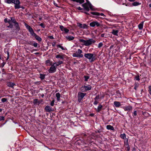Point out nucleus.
Masks as SVG:
<instances>
[{
  "instance_id": "24",
  "label": "nucleus",
  "mask_w": 151,
  "mask_h": 151,
  "mask_svg": "<svg viewBox=\"0 0 151 151\" xmlns=\"http://www.w3.org/2000/svg\"><path fill=\"white\" fill-rule=\"evenodd\" d=\"M127 2L126 0H121V2L123 5H125L126 6H127L128 5L127 4H126Z\"/></svg>"
},
{
  "instance_id": "33",
  "label": "nucleus",
  "mask_w": 151,
  "mask_h": 151,
  "mask_svg": "<svg viewBox=\"0 0 151 151\" xmlns=\"http://www.w3.org/2000/svg\"><path fill=\"white\" fill-rule=\"evenodd\" d=\"M12 75L11 74H9L7 76V78L8 79H9L12 78Z\"/></svg>"
},
{
  "instance_id": "61",
  "label": "nucleus",
  "mask_w": 151,
  "mask_h": 151,
  "mask_svg": "<svg viewBox=\"0 0 151 151\" xmlns=\"http://www.w3.org/2000/svg\"><path fill=\"white\" fill-rule=\"evenodd\" d=\"M73 57H76V53H74L73 54Z\"/></svg>"
},
{
  "instance_id": "9",
  "label": "nucleus",
  "mask_w": 151,
  "mask_h": 151,
  "mask_svg": "<svg viewBox=\"0 0 151 151\" xmlns=\"http://www.w3.org/2000/svg\"><path fill=\"white\" fill-rule=\"evenodd\" d=\"M83 52L82 50L80 49H78L77 53H76V57L79 58H82L83 57V55L81 54Z\"/></svg>"
},
{
  "instance_id": "32",
  "label": "nucleus",
  "mask_w": 151,
  "mask_h": 151,
  "mask_svg": "<svg viewBox=\"0 0 151 151\" xmlns=\"http://www.w3.org/2000/svg\"><path fill=\"white\" fill-rule=\"evenodd\" d=\"M5 2L8 4H10L12 3V0H5Z\"/></svg>"
},
{
  "instance_id": "16",
  "label": "nucleus",
  "mask_w": 151,
  "mask_h": 151,
  "mask_svg": "<svg viewBox=\"0 0 151 151\" xmlns=\"http://www.w3.org/2000/svg\"><path fill=\"white\" fill-rule=\"evenodd\" d=\"M91 14L94 15H96L97 16L101 15V16H105L104 14L102 13H99L97 12H91Z\"/></svg>"
},
{
  "instance_id": "13",
  "label": "nucleus",
  "mask_w": 151,
  "mask_h": 151,
  "mask_svg": "<svg viewBox=\"0 0 151 151\" xmlns=\"http://www.w3.org/2000/svg\"><path fill=\"white\" fill-rule=\"evenodd\" d=\"M83 88H84L85 89V91H89L90 90L91 88V86L88 85V86H84L83 87H82L81 88V90H83Z\"/></svg>"
},
{
  "instance_id": "26",
  "label": "nucleus",
  "mask_w": 151,
  "mask_h": 151,
  "mask_svg": "<svg viewBox=\"0 0 151 151\" xmlns=\"http://www.w3.org/2000/svg\"><path fill=\"white\" fill-rule=\"evenodd\" d=\"M102 107V106L100 104L99 105L97 108V111L99 112L101 110Z\"/></svg>"
},
{
  "instance_id": "51",
  "label": "nucleus",
  "mask_w": 151,
  "mask_h": 151,
  "mask_svg": "<svg viewBox=\"0 0 151 151\" xmlns=\"http://www.w3.org/2000/svg\"><path fill=\"white\" fill-rule=\"evenodd\" d=\"M5 62H3L2 64V65H1V67L3 68L4 67V65H5Z\"/></svg>"
},
{
  "instance_id": "8",
  "label": "nucleus",
  "mask_w": 151,
  "mask_h": 151,
  "mask_svg": "<svg viewBox=\"0 0 151 151\" xmlns=\"http://www.w3.org/2000/svg\"><path fill=\"white\" fill-rule=\"evenodd\" d=\"M56 69L55 66L53 64L48 70L49 73H54L56 71Z\"/></svg>"
},
{
  "instance_id": "5",
  "label": "nucleus",
  "mask_w": 151,
  "mask_h": 151,
  "mask_svg": "<svg viewBox=\"0 0 151 151\" xmlns=\"http://www.w3.org/2000/svg\"><path fill=\"white\" fill-rule=\"evenodd\" d=\"M84 56L86 58L88 59L91 62H93L96 60L95 56L92 53H85Z\"/></svg>"
},
{
  "instance_id": "45",
  "label": "nucleus",
  "mask_w": 151,
  "mask_h": 151,
  "mask_svg": "<svg viewBox=\"0 0 151 151\" xmlns=\"http://www.w3.org/2000/svg\"><path fill=\"white\" fill-rule=\"evenodd\" d=\"M99 99V95H97L95 98V100H97L98 99Z\"/></svg>"
},
{
  "instance_id": "64",
  "label": "nucleus",
  "mask_w": 151,
  "mask_h": 151,
  "mask_svg": "<svg viewBox=\"0 0 151 151\" xmlns=\"http://www.w3.org/2000/svg\"><path fill=\"white\" fill-rule=\"evenodd\" d=\"M149 6L150 7H151V3L149 5Z\"/></svg>"
},
{
  "instance_id": "38",
  "label": "nucleus",
  "mask_w": 151,
  "mask_h": 151,
  "mask_svg": "<svg viewBox=\"0 0 151 151\" xmlns=\"http://www.w3.org/2000/svg\"><path fill=\"white\" fill-rule=\"evenodd\" d=\"M135 79L137 81H139L140 80V78H139V76H135Z\"/></svg>"
},
{
  "instance_id": "15",
  "label": "nucleus",
  "mask_w": 151,
  "mask_h": 151,
  "mask_svg": "<svg viewBox=\"0 0 151 151\" xmlns=\"http://www.w3.org/2000/svg\"><path fill=\"white\" fill-rule=\"evenodd\" d=\"M123 108L125 111H130L132 110V107L131 106H129L124 107Z\"/></svg>"
},
{
  "instance_id": "1",
  "label": "nucleus",
  "mask_w": 151,
  "mask_h": 151,
  "mask_svg": "<svg viewBox=\"0 0 151 151\" xmlns=\"http://www.w3.org/2000/svg\"><path fill=\"white\" fill-rule=\"evenodd\" d=\"M4 21L5 23H8L9 24V25L7 26L8 27L12 28L13 27V25L12 24V23H13L14 24V26L16 29H19L18 24L14 18L11 17L10 19L7 18H5Z\"/></svg>"
},
{
  "instance_id": "17",
  "label": "nucleus",
  "mask_w": 151,
  "mask_h": 151,
  "mask_svg": "<svg viewBox=\"0 0 151 151\" xmlns=\"http://www.w3.org/2000/svg\"><path fill=\"white\" fill-rule=\"evenodd\" d=\"M114 104L116 107H119L121 105L119 101H115L114 102Z\"/></svg>"
},
{
  "instance_id": "29",
  "label": "nucleus",
  "mask_w": 151,
  "mask_h": 151,
  "mask_svg": "<svg viewBox=\"0 0 151 151\" xmlns=\"http://www.w3.org/2000/svg\"><path fill=\"white\" fill-rule=\"evenodd\" d=\"M120 137L122 139H124L126 137L125 134L124 133L121 134Z\"/></svg>"
},
{
  "instance_id": "49",
  "label": "nucleus",
  "mask_w": 151,
  "mask_h": 151,
  "mask_svg": "<svg viewBox=\"0 0 151 151\" xmlns=\"http://www.w3.org/2000/svg\"><path fill=\"white\" fill-rule=\"evenodd\" d=\"M56 44L55 42H53L52 43V45L53 47H54Z\"/></svg>"
},
{
  "instance_id": "10",
  "label": "nucleus",
  "mask_w": 151,
  "mask_h": 151,
  "mask_svg": "<svg viewBox=\"0 0 151 151\" xmlns=\"http://www.w3.org/2000/svg\"><path fill=\"white\" fill-rule=\"evenodd\" d=\"M90 25L92 27H94L95 26L97 27H99L100 26V24L97 22H93L90 23Z\"/></svg>"
},
{
  "instance_id": "2",
  "label": "nucleus",
  "mask_w": 151,
  "mask_h": 151,
  "mask_svg": "<svg viewBox=\"0 0 151 151\" xmlns=\"http://www.w3.org/2000/svg\"><path fill=\"white\" fill-rule=\"evenodd\" d=\"M24 24L26 28L28 30L30 34L32 36L35 37L36 39L39 42L41 41V38L34 33L32 29L30 26L29 25L25 22H24Z\"/></svg>"
},
{
  "instance_id": "44",
  "label": "nucleus",
  "mask_w": 151,
  "mask_h": 151,
  "mask_svg": "<svg viewBox=\"0 0 151 151\" xmlns=\"http://www.w3.org/2000/svg\"><path fill=\"white\" fill-rule=\"evenodd\" d=\"M33 45L35 47H36L37 46L38 44L36 42H35L33 43Z\"/></svg>"
},
{
  "instance_id": "58",
  "label": "nucleus",
  "mask_w": 151,
  "mask_h": 151,
  "mask_svg": "<svg viewBox=\"0 0 151 151\" xmlns=\"http://www.w3.org/2000/svg\"><path fill=\"white\" fill-rule=\"evenodd\" d=\"M29 44L30 45H33V42H30L29 43Z\"/></svg>"
},
{
  "instance_id": "54",
  "label": "nucleus",
  "mask_w": 151,
  "mask_h": 151,
  "mask_svg": "<svg viewBox=\"0 0 151 151\" xmlns=\"http://www.w3.org/2000/svg\"><path fill=\"white\" fill-rule=\"evenodd\" d=\"M79 10H83V9L81 8L80 7H78L77 8Z\"/></svg>"
},
{
  "instance_id": "37",
  "label": "nucleus",
  "mask_w": 151,
  "mask_h": 151,
  "mask_svg": "<svg viewBox=\"0 0 151 151\" xmlns=\"http://www.w3.org/2000/svg\"><path fill=\"white\" fill-rule=\"evenodd\" d=\"M103 44L102 42H100L99 43L98 45V47L99 48H100L101 47H102Z\"/></svg>"
},
{
  "instance_id": "55",
  "label": "nucleus",
  "mask_w": 151,
  "mask_h": 151,
  "mask_svg": "<svg viewBox=\"0 0 151 151\" xmlns=\"http://www.w3.org/2000/svg\"><path fill=\"white\" fill-rule=\"evenodd\" d=\"M104 35H105V34L103 33V34H102L101 35V36L102 37H104Z\"/></svg>"
},
{
  "instance_id": "42",
  "label": "nucleus",
  "mask_w": 151,
  "mask_h": 151,
  "mask_svg": "<svg viewBox=\"0 0 151 151\" xmlns=\"http://www.w3.org/2000/svg\"><path fill=\"white\" fill-rule=\"evenodd\" d=\"M40 26H41V27H42L43 28H45V26L44 24L43 23H41L40 24Z\"/></svg>"
},
{
  "instance_id": "48",
  "label": "nucleus",
  "mask_w": 151,
  "mask_h": 151,
  "mask_svg": "<svg viewBox=\"0 0 151 151\" xmlns=\"http://www.w3.org/2000/svg\"><path fill=\"white\" fill-rule=\"evenodd\" d=\"M98 102L97 100H95L94 102V104L95 105H96L98 104Z\"/></svg>"
},
{
  "instance_id": "50",
  "label": "nucleus",
  "mask_w": 151,
  "mask_h": 151,
  "mask_svg": "<svg viewBox=\"0 0 151 151\" xmlns=\"http://www.w3.org/2000/svg\"><path fill=\"white\" fill-rule=\"evenodd\" d=\"M48 37L49 38L51 39H54V37L52 36H48Z\"/></svg>"
},
{
  "instance_id": "30",
  "label": "nucleus",
  "mask_w": 151,
  "mask_h": 151,
  "mask_svg": "<svg viewBox=\"0 0 151 151\" xmlns=\"http://www.w3.org/2000/svg\"><path fill=\"white\" fill-rule=\"evenodd\" d=\"M140 4L137 2H134L132 4V5L134 6H137Z\"/></svg>"
},
{
  "instance_id": "25",
  "label": "nucleus",
  "mask_w": 151,
  "mask_h": 151,
  "mask_svg": "<svg viewBox=\"0 0 151 151\" xmlns=\"http://www.w3.org/2000/svg\"><path fill=\"white\" fill-rule=\"evenodd\" d=\"M56 97L57 98V100L58 101H59L60 100V94L59 93H57L55 94Z\"/></svg>"
},
{
  "instance_id": "7",
  "label": "nucleus",
  "mask_w": 151,
  "mask_h": 151,
  "mask_svg": "<svg viewBox=\"0 0 151 151\" xmlns=\"http://www.w3.org/2000/svg\"><path fill=\"white\" fill-rule=\"evenodd\" d=\"M86 94V93L81 92H79L78 94V101L79 102H80Z\"/></svg>"
},
{
  "instance_id": "22",
  "label": "nucleus",
  "mask_w": 151,
  "mask_h": 151,
  "mask_svg": "<svg viewBox=\"0 0 151 151\" xmlns=\"http://www.w3.org/2000/svg\"><path fill=\"white\" fill-rule=\"evenodd\" d=\"M106 128L107 129L109 130H114V127L110 125H107L106 126Z\"/></svg>"
},
{
  "instance_id": "18",
  "label": "nucleus",
  "mask_w": 151,
  "mask_h": 151,
  "mask_svg": "<svg viewBox=\"0 0 151 151\" xmlns=\"http://www.w3.org/2000/svg\"><path fill=\"white\" fill-rule=\"evenodd\" d=\"M7 85L9 87L13 88L14 86L15 85V84L13 83L9 82L7 83Z\"/></svg>"
},
{
  "instance_id": "27",
  "label": "nucleus",
  "mask_w": 151,
  "mask_h": 151,
  "mask_svg": "<svg viewBox=\"0 0 151 151\" xmlns=\"http://www.w3.org/2000/svg\"><path fill=\"white\" fill-rule=\"evenodd\" d=\"M55 57L57 58H60L61 59H63V55L60 54L56 55Z\"/></svg>"
},
{
  "instance_id": "14",
  "label": "nucleus",
  "mask_w": 151,
  "mask_h": 151,
  "mask_svg": "<svg viewBox=\"0 0 151 151\" xmlns=\"http://www.w3.org/2000/svg\"><path fill=\"white\" fill-rule=\"evenodd\" d=\"M77 25L80 28L82 29H85L87 28V26L85 24H82L80 23H77Z\"/></svg>"
},
{
  "instance_id": "12",
  "label": "nucleus",
  "mask_w": 151,
  "mask_h": 151,
  "mask_svg": "<svg viewBox=\"0 0 151 151\" xmlns=\"http://www.w3.org/2000/svg\"><path fill=\"white\" fill-rule=\"evenodd\" d=\"M60 28L62 31H64L66 33H68L69 31L68 29L64 27L63 26L60 25Z\"/></svg>"
},
{
  "instance_id": "46",
  "label": "nucleus",
  "mask_w": 151,
  "mask_h": 151,
  "mask_svg": "<svg viewBox=\"0 0 151 151\" xmlns=\"http://www.w3.org/2000/svg\"><path fill=\"white\" fill-rule=\"evenodd\" d=\"M134 115L133 116H136L137 115V112L136 111H134L133 113Z\"/></svg>"
},
{
  "instance_id": "40",
  "label": "nucleus",
  "mask_w": 151,
  "mask_h": 151,
  "mask_svg": "<svg viewBox=\"0 0 151 151\" xmlns=\"http://www.w3.org/2000/svg\"><path fill=\"white\" fill-rule=\"evenodd\" d=\"M148 88H149L148 91H149V93L151 95V86H149Z\"/></svg>"
},
{
  "instance_id": "43",
  "label": "nucleus",
  "mask_w": 151,
  "mask_h": 151,
  "mask_svg": "<svg viewBox=\"0 0 151 151\" xmlns=\"http://www.w3.org/2000/svg\"><path fill=\"white\" fill-rule=\"evenodd\" d=\"M4 117L3 116H0V121L4 120Z\"/></svg>"
},
{
  "instance_id": "57",
  "label": "nucleus",
  "mask_w": 151,
  "mask_h": 151,
  "mask_svg": "<svg viewBox=\"0 0 151 151\" xmlns=\"http://www.w3.org/2000/svg\"><path fill=\"white\" fill-rule=\"evenodd\" d=\"M84 12V13H85V14L87 15H89V14L86 12Z\"/></svg>"
},
{
  "instance_id": "4",
  "label": "nucleus",
  "mask_w": 151,
  "mask_h": 151,
  "mask_svg": "<svg viewBox=\"0 0 151 151\" xmlns=\"http://www.w3.org/2000/svg\"><path fill=\"white\" fill-rule=\"evenodd\" d=\"M80 42L83 43V44L86 46H88L91 45L93 43L96 42V41L93 39H90L86 40H84L81 39L80 40Z\"/></svg>"
},
{
  "instance_id": "52",
  "label": "nucleus",
  "mask_w": 151,
  "mask_h": 151,
  "mask_svg": "<svg viewBox=\"0 0 151 151\" xmlns=\"http://www.w3.org/2000/svg\"><path fill=\"white\" fill-rule=\"evenodd\" d=\"M54 5L57 7H59L57 4L55 3L54 1L53 2Z\"/></svg>"
},
{
  "instance_id": "28",
  "label": "nucleus",
  "mask_w": 151,
  "mask_h": 151,
  "mask_svg": "<svg viewBox=\"0 0 151 151\" xmlns=\"http://www.w3.org/2000/svg\"><path fill=\"white\" fill-rule=\"evenodd\" d=\"M40 78H41V80H43L45 78V75L42 74H40Z\"/></svg>"
},
{
  "instance_id": "41",
  "label": "nucleus",
  "mask_w": 151,
  "mask_h": 151,
  "mask_svg": "<svg viewBox=\"0 0 151 151\" xmlns=\"http://www.w3.org/2000/svg\"><path fill=\"white\" fill-rule=\"evenodd\" d=\"M1 101L3 102H4L6 101L7 99L5 98H3L1 99Z\"/></svg>"
},
{
  "instance_id": "63",
  "label": "nucleus",
  "mask_w": 151,
  "mask_h": 151,
  "mask_svg": "<svg viewBox=\"0 0 151 151\" xmlns=\"http://www.w3.org/2000/svg\"><path fill=\"white\" fill-rule=\"evenodd\" d=\"M2 111V109H0V112H1Z\"/></svg>"
},
{
  "instance_id": "53",
  "label": "nucleus",
  "mask_w": 151,
  "mask_h": 151,
  "mask_svg": "<svg viewBox=\"0 0 151 151\" xmlns=\"http://www.w3.org/2000/svg\"><path fill=\"white\" fill-rule=\"evenodd\" d=\"M50 60H47L46 61V64H47L48 63H50Z\"/></svg>"
},
{
  "instance_id": "34",
  "label": "nucleus",
  "mask_w": 151,
  "mask_h": 151,
  "mask_svg": "<svg viewBox=\"0 0 151 151\" xmlns=\"http://www.w3.org/2000/svg\"><path fill=\"white\" fill-rule=\"evenodd\" d=\"M138 86H139L138 83H135L134 84V89L135 90H136L137 88L138 87Z\"/></svg>"
},
{
  "instance_id": "19",
  "label": "nucleus",
  "mask_w": 151,
  "mask_h": 151,
  "mask_svg": "<svg viewBox=\"0 0 151 151\" xmlns=\"http://www.w3.org/2000/svg\"><path fill=\"white\" fill-rule=\"evenodd\" d=\"M63 63V62L62 61H60L56 63H53V64L55 65L56 67H57Z\"/></svg>"
},
{
  "instance_id": "47",
  "label": "nucleus",
  "mask_w": 151,
  "mask_h": 151,
  "mask_svg": "<svg viewBox=\"0 0 151 151\" xmlns=\"http://www.w3.org/2000/svg\"><path fill=\"white\" fill-rule=\"evenodd\" d=\"M41 83V82L40 81H36L35 83V84L37 85H39Z\"/></svg>"
},
{
  "instance_id": "59",
  "label": "nucleus",
  "mask_w": 151,
  "mask_h": 151,
  "mask_svg": "<svg viewBox=\"0 0 151 151\" xmlns=\"http://www.w3.org/2000/svg\"><path fill=\"white\" fill-rule=\"evenodd\" d=\"M37 99H35L34 100V101L35 102V103H36L37 102Z\"/></svg>"
},
{
  "instance_id": "60",
  "label": "nucleus",
  "mask_w": 151,
  "mask_h": 151,
  "mask_svg": "<svg viewBox=\"0 0 151 151\" xmlns=\"http://www.w3.org/2000/svg\"><path fill=\"white\" fill-rule=\"evenodd\" d=\"M128 0L130 2H133V1H135L136 0Z\"/></svg>"
},
{
  "instance_id": "31",
  "label": "nucleus",
  "mask_w": 151,
  "mask_h": 151,
  "mask_svg": "<svg viewBox=\"0 0 151 151\" xmlns=\"http://www.w3.org/2000/svg\"><path fill=\"white\" fill-rule=\"evenodd\" d=\"M84 1V0H76V2L79 3L80 4L83 3Z\"/></svg>"
},
{
  "instance_id": "20",
  "label": "nucleus",
  "mask_w": 151,
  "mask_h": 151,
  "mask_svg": "<svg viewBox=\"0 0 151 151\" xmlns=\"http://www.w3.org/2000/svg\"><path fill=\"white\" fill-rule=\"evenodd\" d=\"M66 39L69 41L73 40L74 39V37L70 36H67L65 37Z\"/></svg>"
},
{
  "instance_id": "3",
  "label": "nucleus",
  "mask_w": 151,
  "mask_h": 151,
  "mask_svg": "<svg viewBox=\"0 0 151 151\" xmlns=\"http://www.w3.org/2000/svg\"><path fill=\"white\" fill-rule=\"evenodd\" d=\"M82 6L84 8V10L88 12L89 11V8L92 10H93L94 9L93 8V6L88 1H87V2L82 5Z\"/></svg>"
},
{
  "instance_id": "62",
  "label": "nucleus",
  "mask_w": 151,
  "mask_h": 151,
  "mask_svg": "<svg viewBox=\"0 0 151 151\" xmlns=\"http://www.w3.org/2000/svg\"><path fill=\"white\" fill-rule=\"evenodd\" d=\"M20 8H22V9H24V7L23 6H21V7H20Z\"/></svg>"
},
{
  "instance_id": "36",
  "label": "nucleus",
  "mask_w": 151,
  "mask_h": 151,
  "mask_svg": "<svg viewBox=\"0 0 151 151\" xmlns=\"http://www.w3.org/2000/svg\"><path fill=\"white\" fill-rule=\"evenodd\" d=\"M84 78H85V81H87L88 79L89 78V77L88 76H84Z\"/></svg>"
},
{
  "instance_id": "11",
  "label": "nucleus",
  "mask_w": 151,
  "mask_h": 151,
  "mask_svg": "<svg viewBox=\"0 0 151 151\" xmlns=\"http://www.w3.org/2000/svg\"><path fill=\"white\" fill-rule=\"evenodd\" d=\"M45 110L47 112H50L53 111L52 108L49 106H47L45 108Z\"/></svg>"
},
{
  "instance_id": "6",
  "label": "nucleus",
  "mask_w": 151,
  "mask_h": 151,
  "mask_svg": "<svg viewBox=\"0 0 151 151\" xmlns=\"http://www.w3.org/2000/svg\"><path fill=\"white\" fill-rule=\"evenodd\" d=\"M12 3L14 4V7L15 9L20 8V2L19 0H12Z\"/></svg>"
},
{
  "instance_id": "21",
  "label": "nucleus",
  "mask_w": 151,
  "mask_h": 151,
  "mask_svg": "<svg viewBox=\"0 0 151 151\" xmlns=\"http://www.w3.org/2000/svg\"><path fill=\"white\" fill-rule=\"evenodd\" d=\"M118 32L119 31L118 30H115L114 29H113L111 33L114 35L118 36Z\"/></svg>"
},
{
  "instance_id": "23",
  "label": "nucleus",
  "mask_w": 151,
  "mask_h": 151,
  "mask_svg": "<svg viewBox=\"0 0 151 151\" xmlns=\"http://www.w3.org/2000/svg\"><path fill=\"white\" fill-rule=\"evenodd\" d=\"M143 22H141L138 25V27L139 29H142L143 27Z\"/></svg>"
},
{
  "instance_id": "56",
  "label": "nucleus",
  "mask_w": 151,
  "mask_h": 151,
  "mask_svg": "<svg viewBox=\"0 0 151 151\" xmlns=\"http://www.w3.org/2000/svg\"><path fill=\"white\" fill-rule=\"evenodd\" d=\"M89 115L91 116H93L94 115L93 114H89Z\"/></svg>"
},
{
  "instance_id": "39",
  "label": "nucleus",
  "mask_w": 151,
  "mask_h": 151,
  "mask_svg": "<svg viewBox=\"0 0 151 151\" xmlns=\"http://www.w3.org/2000/svg\"><path fill=\"white\" fill-rule=\"evenodd\" d=\"M55 100H53L51 102L50 105L51 106H53L54 104Z\"/></svg>"
},
{
  "instance_id": "35",
  "label": "nucleus",
  "mask_w": 151,
  "mask_h": 151,
  "mask_svg": "<svg viewBox=\"0 0 151 151\" xmlns=\"http://www.w3.org/2000/svg\"><path fill=\"white\" fill-rule=\"evenodd\" d=\"M57 46L58 47H59L62 50H64L65 49L64 48V47L61 46L60 45H57Z\"/></svg>"
}]
</instances>
